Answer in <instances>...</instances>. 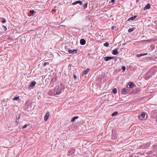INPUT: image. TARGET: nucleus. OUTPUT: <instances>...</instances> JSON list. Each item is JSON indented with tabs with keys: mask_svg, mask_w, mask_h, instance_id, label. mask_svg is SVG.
<instances>
[{
	"mask_svg": "<svg viewBox=\"0 0 157 157\" xmlns=\"http://www.w3.org/2000/svg\"><path fill=\"white\" fill-rule=\"evenodd\" d=\"M145 114L143 112L140 114V116L142 117V118H144L145 117Z\"/></svg>",
	"mask_w": 157,
	"mask_h": 157,
	"instance_id": "obj_16",
	"label": "nucleus"
},
{
	"mask_svg": "<svg viewBox=\"0 0 157 157\" xmlns=\"http://www.w3.org/2000/svg\"><path fill=\"white\" fill-rule=\"evenodd\" d=\"M65 50L66 51H64V52L65 53H67V51L69 50L67 48V47L66 46H65Z\"/></svg>",
	"mask_w": 157,
	"mask_h": 157,
	"instance_id": "obj_19",
	"label": "nucleus"
},
{
	"mask_svg": "<svg viewBox=\"0 0 157 157\" xmlns=\"http://www.w3.org/2000/svg\"><path fill=\"white\" fill-rule=\"evenodd\" d=\"M147 53H145L143 54H140V56H143L147 55Z\"/></svg>",
	"mask_w": 157,
	"mask_h": 157,
	"instance_id": "obj_25",
	"label": "nucleus"
},
{
	"mask_svg": "<svg viewBox=\"0 0 157 157\" xmlns=\"http://www.w3.org/2000/svg\"><path fill=\"white\" fill-rule=\"evenodd\" d=\"M78 116H75L74 117H73L71 120V122H74V121L76 119H77L78 118Z\"/></svg>",
	"mask_w": 157,
	"mask_h": 157,
	"instance_id": "obj_13",
	"label": "nucleus"
},
{
	"mask_svg": "<svg viewBox=\"0 0 157 157\" xmlns=\"http://www.w3.org/2000/svg\"><path fill=\"white\" fill-rule=\"evenodd\" d=\"M115 0H111V2L112 3H113L114 2Z\"/></svg>",
	"mask_w": 157,
	"mask_h": 157,
	"instance_id": "obj_35",
	"label": "nucleus"
},
{
	"mask_svg": "<svg viewBox=\"0 0 157 157\" xmlns=\"http://www.w3.org/2000/svg\"><path fill=\"white\" fill-rule=\"evenodd\" d=\"M75 149H71L69 150L68 152V155L69 156H73L75 155Z\"/></svg>",
	"mask_w": 157,
	"mask_h": 157,
	"instance_id": "obj_2",
	"label": "nucleus"
},
{
	"mask_svg": "<svg viewBox=\"0 0 157 157\" xmlns=\"http://www.w3.org/2000/svg\"><path fill=\"white\" fill-rule=\"evenodd\" d=\"M78 3H79L80 5H82V1H79Z\"/></svg>",
	"mask_w": 157,
	"mask_h": 157,
	"instance_id": "obj_29",
	"label": "nucleus"
},
{
	"mask_svg": "<svg viewBox=\"0 0 157 157\" xmlns=\"http://www.w3.org/2000/svg\"><path fill=\"white\" fill-rule=\"evenodd\" d=\"M150 8V5L149 3L147 4L144 7V10H146L147 9H149Z\"/></svg>",
	"mask_w": 157,
	"mask_h": 157,
	"instance_id": "obj_8",
	"label": "nucleus"
},
{
	"mask_svg": "<svg viewBox=\"0 0 157 157\" xmlns=\"http://www.w3.org/2000/svg\"><path fill=\"white\" fill-rule=\"evenodd\" d=\"M116 28V27L115 26H113L112 27L111 29H114V28Z\"/></svg>",
	"mask_w": 157,
	"mask_h": 157,
	"instance_id": "obj_32",
	"label": "nucleus"
},
{
	"mask_svg": "<svg viewBox=\"0 0 157 157\" xmlns=\"http://www.w3.org/2000/svg\"><path fill=\"white\" fill-rule=\"evenodd\" d=\"M90 69H87L86 70L84 71L83 73V75H86V74L90 71Z\"/></svg>",
	"mask_w": 157,
	"mask_h": 157,
	"instance_id": "obj_12",
	"label": "nucleus"
},
{
	"mask_svg": "<svg viewBox=\"0 0 157 157\" xmlns=\"http://www.w3.org/2000/svg\"><path fill=\"white\" fill-rule=\"evenodd\" d=\"M136 57H141V56H140V54H138V55H137L136 56Z\"/></svg>",
	"mask_w": 157,
	"mask_h": 157,
	"instance_id": "obj_34",
	"label": "nucleus"
},
{
	"mask_svg": "<svg viewBox=\"0 0 157 157\" xmlns=\"http://www.w3.org/2000/svg\"><path fill=\"white\" fill-rule=\"evenodd\" d=\"M6 22V20L5 19H4L2 21V22L3 23H4Z\"/></svg>",
	"mask_w": 157,
	"mask_h": 157,
	"instance_id": "obj_28",
	"label": "nucleus"
},
{
	"mask_svg": "<svg viewBox=\"0 0 157 157\" xmlns=\"http://www.w3.org/2000/svg\"><path fill=\"white\" fill-rule=\"evenodd\" d=\"M27 126V124H25V125H24V126H23L22 127V128H26Z\"/></svg>",
	"mask_w": 157,
	"mask_h": 157,
	"instance_id": "obj_27",
	"label": "nucleus"
},
{
	"mask_svg": "<svg viewBox=\"0 0 157 157\" xmlns=\"http://www.w3.org/2000/svg\"><path fill=\"white\" fill-rule=\"evenodd\" d=\"M128 85L130 88H132L133 87V84L132 82H129L128 83Z\"/></svg>",
	"mask_w": 157,
	"mask_h": 157,
	"instance_id": "obj_14",
	"label": "nucleus"
},
{
	"mask_svg": "<svg viewBox=\"0 0 157 157\" xmlns=\"http://www.w3.org/2000/svg\"><path fill=\"white\" fill-rule=\"evenodd\" d=\"M121 93L124 94H126L127 93V90L126 88H123L122 90Z\"/></svg>",
	"mask_w": 157,
	"mask_h": 157,
	"instance_id": "obj_9",
	"label": "nucleus"
},
{
	"mask_svg": "<svg viewBox=\"0 0 157 157\" xmlns=\"http://www.w3.org/2000/svg\"><path fill=\"white\" fill-rule=\"evenodd\" d=\"M50 116V113L49 112H48L46 114L44 117V120L46 121H47L49 116Z\"/></svg>",
	"mask_w": 157,
	"mask_h": 157,
	"instance_id": "obj_4",
	"label": "nucleus"
},
{
	"mask_svg": "<svg viewBox=\"0 0 157 157\" xmlns=\"http://www.w3.org/2000/svg\"><path fill=\"white\" fill-rule=\"evenodd\" d=\"M109 43L107 42H106L104 44V45L105 46H106V47H108L109 46Z\"/></svg>",
	"mask_w": 157,
	"mask_h": 157,
	"instance_id": "obj_17",
	"label": "nucleus"
},
{
	"mask_svg": "<svg viewBox=\"0 0 157 157\" xmlns=\"http://www.w3.org/2000/svg\"><path fill=\"white\" fill-rule=\"evenodd\" d=\"M86 43V41L84 39H82L80 40V43L82 45H84Z\"/></svg>",
	"mask_w": 157,
	"mask_h": 157,
	"instance_id": "obj_7",
	"label": "nucleus"
},
{
	"mask_svg": "<svg viewBox=\"0 0 157 157\" xmlns=\"http://www.w3.org/2000/svg\"><path fill=\"white\" fill-rule=\"evenodd\" d=\"M68 52L70 54H76L77 53V50L74 49L73 50H69Z\"/></svg>",
	"mask_w": 157,
	"mask_h": 157,
	"instance_id": "obj_5",
	"label": "nucleus"
},
{
	"mask_svg": "<svg viewBox=\"0 0 157 157\" xmlns=\"http://www.w3.org/2000/svg\"><path fill=\"white\" fill-rule=\"evenodd\" d=\"M55 91L57 94H59L62 91V89L59 86H56L55 88Z\"/></svg>",
	"mask_w": 157,
	"mask_h": 157,
	"instance_id": "obj_1",
	"label": "nucleus"
},
{
	"mask_svg": "<svg viewBox=\"0 0 157 157\" xmlns=\"http://www.w3.org/2000/svg\"><path fill=\"white\" fill-rule=\"evenodd\" d=\"M111 57L110 56H106L104 58V60L106 61H107L111 59Z\"/></svg>",
	"mask_w": 157,
	"mask_h": 157,
	"instance_id": "obj_11",
	"label": "nucleus"
},
{
	"mask_svg": "<svg viewBox=\"0 0 157 157\" xmlns=\"http://www.w3.org/2000/svg\"><path fill=\"white\" fill-rule=\"evenodd\" d=\"M34 10H33L32 11H31V12H30V13L31 14H33L34 13Z\"/></svg>",
	"mask_w": 157,
	"mask_h": 157,
	"instance_id": "obj_31",
	"label": "nucleus"
},
{
	"mask_svg": "<svg viewBox=\"0 0 157 157\" xmlns=\"http://www.w3.org/2000/svg\"><path fill=\"white\" fill-rule=\"evenodd\" d=\"M74 78L75 79H76V76L75 75H74Z\"/></svg>",
	"mask_w": 157,
	"mask_h": 157,
	"instance_id": "obj_33",
	"label": "nucleus"
},
{
	"mask_svg": "<svg viewBox=\"0 0 157 157\" xmlns=\"http://www.w3.org/2000/svg\"><path fill=\"white\" fill-rule=\"evenodd\" d=\"M18 120V119L16 120V121L17 122V121Z\"/></svg>",
	"mask_w": 157,
	"mask_h": 157,
	"instance_id": "obj_37",
	"label": "nucleus"
},
{
	"mask_svg": "<svg viewBox=\"0 0 157 157\" xmlns=\"http://www.w3.org/2000/svg\"><path fill=\"white\" fill-rule=\"evenodd\" d=\"M137 17L136 16H134L133 17H130L128 20V21H129L131 20H133L135 19Z\"/></svg>",
	"mask_w": 157,
	"mask_h": 157,
	"instance_id": "obj_10",
	"label": "nucleus"
},
{
	"mask_svg": "<svg viewBox=\"0 0 157 157\" xmlns=\"http://www.w3.org/2000/svg\"><path fill=\"white\" fill-rule=\"evenodd\" d=\"M78 2H79V1H76L74 2L72 4V5H76V4L78 3Z\"/></svg>",
	"mask_w": 157,
	"mask_h": 157,
	"instance_id": "obj_24",
	"label": "nucleus"
},
{
	"mask_svg": "<svg viewBox=\"0 0 157 157\" xmlns=\"http://www.w3.org/2000/svg\"><path fill=\"white\" fill-rule=\"evenodd\" d=\"M113 92L114 94H116L117 93V90L116 88H114L113 90Z\"/></svg>",
	"mask_w": 157,
	"mask_h": 157,
	"instance_id": "obj_20",
	"label": "nucleus"
},
{
	"mask_svg": "<svg viewBox=\"0 0 157 157\" xmlns=\"http://www.w3.org/2000/svg\"><path fill=\"white\" fill-rule=\"evenodd\" d=\"M118 113V112L117 111L115 112H113L112 114V116H114L117 115V114Z\"/></svg>",
	"mask_w": 157,
	"mask_h": 157,
	"instance_id": "obj_18",
	"label": "nucleus"
},
{
	"mask_svg": "<svg viewBox=\"0 0 157 157\" xmlns=\"http://www.w3.org/2000/svg\"><path fill=\"white\" fill-rule=\"evenodd\" d=\"M119 48H115L113 50L112 52L113 54V55H117L119 54V52H118V50Z\"/></svg>",
	"mask_w": 157,
	"mask_h": 157,
	"instance_id": "obj_3",
	"label": "nucleus"
},
{
	"mask_svg": "<svg viewBox=\"0 0 157 157\" xmlns=\"http://www.w3.org/2000/svg\"><path fill=\"white\" fill-rule=\"evenodd\" d=\"M135 28H130L128 30V33H131L132 32L134 29H135Z\"/></svg>",
	"mask_w": 157,
	"mask_h": 157,
	"instance_id": "obj_15",
	"label": "nucleus"
},
{
	"mask_svg": "<svg viewBox=\"0 0 157 157\" xmlns=\"http://www.w3.org/2000/svg\"><path fill=\"white\" fill-rule=\"evenodd\" d=\"M152 40H145V41H147V42H152Z\"/></svg>",
	"mask_w": 157,
	"mask_h": 157,
	"instance_id": "obj_30",
	"label": "nucleus"
},
{
	"mask_svg": "<svg viewBox=\"0 0 157 157\" xmlns=\"http://www.w3.org/2000/svg\"><path fill=\"white\" fill-rule=\"evenodd\" d=\"M111 59H113L115 58V57H111Z\"/></svg>",
	"mask_w": 157,
	"mask_h": 157,
	"instance_id": "obj_36",
	"label": "nucleus"
},
{
	"mask_svg": "<svg viewBox=\"0 0 157 157\" xmlns=\"http://www.w3.org/2000/svg\"><path fill=\"white\" fill-rule=\"evenodd\" d=\"M19 99V97H15L13 99L14 100H17Z\"/></svg>",
	"mask_w": 157,
	"mask_h": 157,
	"instance_id": "obj_22",
	"label": "nucleus"
},
{
	"mask_svg": "<svg viewBox=\"0 0 157 157\" xmlns=\"http://www.w3.org/2000/svg\"><path fill=\"white\" fill-rule=\"evenodd\" d=\"M36 83L35 81H32L31 82V83L30 85L29 86V88H30V87L33 88L35 85Z\"/></svg>",
	"mask_w": 157,
	"mask_h": 157,
	"instance_id": "obj_6",
	"label": "nucleus"
},
{
	"mask_svg": "<svg viewBox=\"0 0 157 157\" xmlns=\"http://www.w3.org/2000/svg\"><path fill=\"white\" fill-rule=\"evenodd\" d=\"M123 71H124L126 69V67L124 66H123L121 67Z\"/></svg>",
	"mask_w": 157,
	"mask_h": 157,
	"instance_id": "obj_21",
	"label": "nucleus"
},
{
	"mask_svg": "<svg viewBox=\"0 0 157 157\" xmlns=\"http://www.w3.org/2000/svg\"><path fill=\"white\" fill-rule=\"evenodd\" d=\"M49 63L48 62H44V63L43 66H45L46 65H49Z\"/></svg>",
	"mask_w": 157,
	"mask_h": 157,
	"instance_id": "obj_23",
	"label": "nucleus"
},
{
	"mask_svg": "<svg viewBox=\"0 0 157 157\" xmlns=\"http://www.w3.org/2000/svg\"><path fill=\"white\" fill-rule=\"evenodd\" d=\"M2 27L3 28V29H4V30L5 31H6L7 30V28L6 27V26H4V25H3L2 26Z\"/></svg>",
	"mask_w": 157,
	"mask_h": 157,
	"instance_id": "obj_26",
	"label": "nucleus"
}]
</instances>
